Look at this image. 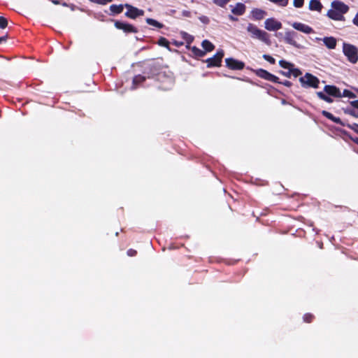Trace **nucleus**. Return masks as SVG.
Instances as JSON below:
<instances>
[{"label": "nucleus", "mask_w": 358, "mask_h": 358, "mask_svg": "<svg viewBox=\"0 0 358 358\" xmlns=\"http://www.w3.org/2000/svg\"><path fill=\"white\" fill-rule=\"evenodd\" d=\"M345 113L354 117H358V111H356L354 109H348L345 110Z\"/></svg>", "instance_id": "obj_35"}, {"label": "nucleus", "mask_w": 358, "mask_h": 358, "mask_svg": "<svg viewBox=\"0 0 358 358\" xmlns=\"http://www.w3.org/2000/svg\"><path fill=\"white\" fill-rule=\"evenodd\" d=\"M263 58L271 64H274L275 63V59L269 55H264Z\"/></svg>", "instance_id": "obj_33"}, {"label": "nucleus", "mask_w": 358, "mask_h": 358, "mask_svg": "<svg viewBox=\"0 0 358 358\" xmlns=\"http://www.w3.org/2000/svg\"><path fill=\"white\" fill-rule=\"evenodd\" d=\"M183 38L186 41L187 44H190L192 43L194 38L191 35H189L185 32L183 33Z\"/></svg>", "instance_id": "obj_34"}, {"label": "nucleus", "mask_w": 358, "mask_h": 358, "mask_svg": "<svg viewBox=\"0 0 358 358\" xmlns=\"http://www.w3.org/2000/svg\"><path fill=\"white\" fill-rule=\"evenodd\" d=\"M8 38V35H5L0 37V43H2L3 42H5Z\"/></svg>", "instance_id": "obj_44"}, {"label": "nucleus", "mask_w": 358, "mask_h": 358, "mask_svg": "<svg viewBox=\"0 0 358 358\" xmlns=\"http://www.w3.org/2000/svg\"><path fill=\"white\" fill-rule=\"evenodd\" d=\"M124 7H125V6H124V5H122V4H120V5L112 4L110 6V10L111 11L113 15H117V14L121 13L123 11Z\"/></svg>", "instance_id": "obj_21"}, {"label": "nucleus", "mask_w": 358, "mask_h": 358, "mask_svg": "<svg viewBox=\"0 0 358 358\" xmlns=\"http://www.w3.org/2000/svg\"><path fill=\"white\" fill-rule=\"evenodd\" d=\"M323 6L319 0H310L309 2V9L310 10H315L321 12Z\"/></svg>", "instance_id": "obj_19"}, {"label": "nucleus", "mask_w": 358, "mask_h": 358, "mask_svg": "<svg viewBox=\"0 0 358 358\" xmlns=\"http://www.w3.org/2000/svg\"><path fill=\"white\" fill-rule=\"evenodd\" d=\"M127 255L129 256V257H134L137 254V251L136 250H134V249H129L127 250Z\"/></svg>", "instance_id": "obj_38"}, {"label": "nucleus", "mask_w": 358, "mask_h": 358, "mask_svg": "<svg viewBox=\"0 0 358 358\" xmlns=\"http://www.w3.org/2000/svg\"><path fill=\"white\" fill-rule=\"evenodd\" d=\"M62 5H63L64 6H67V4H66V3H62Z\"/></svg>", "instance_id": "obj_51"}, {"label": "nucleus", "mask_w": 358, "mask_h": 358, "mask_svg": "<svg viewBox=\"0 0 358 358\" xmlns=\"http://www.w3.org/2000/svg\"><path fill=\"white\" fill-rule=\"evenodd\" d=\"M292 27L295 29L303 32L305 34H311L314 32V30L312 27L301 22H294L292 24Z\"/></svg>", "instance_id": "obj_14"}, {"label": "nucleus", "mask_w": 358, "mask_h": 358, "mask_svg": "<svg viewBox=\"0 0 358 358\" xmlns=\"http://www.w3.org/2000/svg\"><path fill=\"white\" fill-rule=\"evenodd\" d=\"M247 31L250 34L251 38L258 39L266 45H271L269 34L266 31L259 29L255 24L249 23L247 27Z\"/></svg>", "instance_id": "obj_1"}, {"label": "nucleus", "mask_w": 358, "mask_h": 358, "mask_svg": "<svg viewBox=\"0 0 358 358\" xmlns=\"http://www.w3.org/2000/svg\"><path fill=\"white\" fill-rule=\"evenodd\" d=\"M252 17L255 20H262L266 15V12L260 8H254L251 11Z\"/></svg>", "instance_id": "obj_16"}, {"label": "nucleus", "mask_w": 358, "mask_h": 358, "mask_svg": "<svg viewBox=\"0 0 358 358\" xmlns=\"http://www.w3.org/2000/svg\"><path fill=\"white\" fill-rule=\"evenodd\" d=\"M91 2L92 3H97L99 4V0H90Z\"/></svg>", "instance_id": "obj_48"}, {"label": "nucleus", "mask_w": 358, "mask_h": 358, "mask_svg": "<svg viewBox=\"0 0 358 358\" xmlns=\"http://www.w3.org/2000/svg\"><path fill=\"white\" fill-rule=\"evenodd\" d=\"M255 75L262 79L272 82V83H280V79L275 75L263 69H258L253 71Z\"/></svg>", "instance_id": "obj_7"}, {"label": "nucleus", "mask_w": 358, "mask_h": 358, "mask_svg": "<svg viewBox=\"0 0 358 358\" xmlns=\"http://www.w3.org/2000/svg\"><path fill=\"white\" fill-rule=\"evenodd\" d=\"M246 6L243 3H237L231 9V13L236 15H242L245 13Z\"/></svg>", "instance_id": "obj_15"}, {"label": "nucleus", "mask_w": 358, "mask_h": 358, "mask_svg": "<svg viewBox=\"0 0 358 358\" xmlns=\"http://www.w3.org/2000/svg\"><path fill=\"white\" fill-rule=\"evenodd\" d=\"M324 45L329 49H335L336 47V39L333 36L324 37L323 39Z\"/></svg>", "instance_id": "obj_17"}, {"label": "nucleus", "mask_w": 358, "mask_h": 358, "mask_svg": "<svg viewBox=\"0 0 358 358\" xmlns=\"http://www.w3.org/2000/svg\"><path fill=\"white\" fill-rule=\"evenodd\" d=\"M343 52L350 63L356 64L358 62V48L355 45L343 43Z\"/></svg>", "instance_id": "obj_2"}, {"label": "nucleus", "mask_w": 358, "mask_h": 358, "mask_svg": "<svg viewBox=\"0 0 358 358\" xmlns=\"http://www.w3.org/2000/svg\"><path fill=\"white\" fill-rule=\"evenodd\" d=\"M224 55V50H219L212 57L208 58L204 62L207 63L208 68L220 67L222 65V61Z\"/></svg>", "instance_id": "obj_5"}, {"label": "nucleus", "mask_w": 358, "mask_h": 358, "mask_svg": "<svg viewBox=\"0 0 358 358\" xmlns=\"http://www.w3.org/2000/svg\"><path fill=\"white\" fill-rule=\"evenodd\" d=\"M354 141L358 145V138H355Z\"/></svg>", "instance_id": "obj_50"}, {"label": "nucleus", "mask_w": 358, "mask_h": 358, "mask_svg": "<svg viewBox=\"0 0 358 358\" xmlns=\"http://www.w3.org/2000/svg\"><path fill=\"white\" fill-rule=\"evenodd\" d=\"M229 18H230V20H233V21H236V20H238V19H237L236 17H234V16H232V15H230V16H229Z\"/></svg>", "instance_id": "obj_47"}, {"label": "nucleus", "mask_w": 358, "mask_h": 358, "mask_svg": "<svg viewBox=\"0 0 358 358\" xmlns=\"http://www.w3.org/2000/svg\"><path fill=\"white\" fill-rule=\"evenodd\" d=\"M341 95H342V97L344 96V97H348L350 99H354L356 97V94L348 90H344L343 93H341Z\"/></svg>", "instance_id": "obj_29"}, {"label": "nucleus", "mask_w": 358, "mask_h": 358, "mask_svg": "<svg viewBox=\"0 0 358 358\" xmlns=\"http://www.w3.org/2000/svg\"><path fill=\"white\" fill-rule=\"evenodd\" d=\"M199 19L202 23H203L205 24H208L210 22L209 18L206 15H202V16L199 17Z\"/></svg>", "instance_id": "obj_37"}, {"label": "nucleus", "mask_w": 358, "mask_h": 358, "mask_svg": "<svg viewBox=\"0 0 358 358\" xmlns=\"http://www.w3.org/2000/svg\"><path fill=\"white\" fill-rule=\"evenodd\" d=\"M331 7L342 15L348 13L349 10L348 6L341 1H334L331 3Z\"/></svg>", "instance_id": "obj_12"}, {"label": "nucleus", "mask_w": 358, "mask_h": 358, "mask_svg": "<svg viewBox=\"0 0 358 358\" xmlns=\"http://www.w3.org/2000/svg\"><path fill=\"white\" fill-rule=\"evenodd\" d=\"M290 73H291V76H293L294 78H297L302 73L301 71L299 69H294L293 67H292L290 69Z\"/></svg>", "instance_id": "obj_31"}, {"label": "nucleus", "mask_w": 358, "mask_h": 358, "mask_svg": "<svg viewBox=\"0 0 358 358\" xmlns=\"http://www.w3.org/2000/svg\"><path fill=\"white\" fill-rule=\"evenodd\" d=\"M304 0H294L293 4L296 8H301L303 6Z\"/></svg>", "instance_id": "obj_36"}, {"label": "nucleus", "mask_w": 358, "mask_h": 358, "mask_svg": "<svg viewBox=\"0 0 358 358\" xmlns=\"http://www.w3.org/2000/svg\"><path fill=\"white\" fill-rule=\"evenodd\" d=\"M350 103L352 107L358 108V100L352 101L350 102Z\"/></svg>", "instance_id": "obj_43"}, {"label": "nucleus", "mask_w": 358, "mask_h": 358, "mask_svg": "<svg viewBox=\"0 0 358 358\" xmlns=\"http://www.w3.org/2000/svg\"><path fill=\"white\" fill-rule=\"evenodd\" d=\"M189 12H188V11H186V12H185V13H184V15H185V16H187V17H189Z\"/></svg>", "instance_id": "obj_49"}, {"label": "nucleus", "mask_w": 358, "mask_h": 358, "mask_svg": "<svg viewBox=\"0 0 358 358\" xmlns=\"http://www.w3.org/2000/svg\"><path fill=\"white\" fill-rule=\"evenodd\" d=\"M213 1L215 5L224 8L229 2V0H213Z\"/></svg>", "instance_id": "obj_30"}, {"label": "nucleus", "mask_w": 358, "mask_h": 358, "mask_svg": "<svg viewBox=\"0 0 358 358\" xmlns=\"http://www.w3.org/2000/svg\"><path fill=\"white\" fill-rule=\"evenodd\" d=\"M299 82L303 87L318 88L320 84L319 78L310 73H306L304 76L301 77Z\"/></svg>", "instance_id": "obj_3"}, {"label": "nucleus", "mask_w": 358, "mask_h": 358, "mask_svg": "<svg viewBox=\"0 0 358 358\" xmlns=\"http://www.w3.org/2000/svg\"><path fill=\"white\" fill-rule=\"evenodd\" d=\"M112 1H113V0H99V4L106 5Z\"/></svg>", "instance_id": "obj_41"}, {"label": "nucleus", "mask_w": 358, "mask_h": 358, "mask_svg": "<svg viewBox=\"0 0 358 358\" xmlns=\"http://www.w3.org/2000/svg\"><path fill=\"white\" fill-rule=\"evenodd\" d=\"M173 45H175L176 47H180L182 46L184 43L183 42H178V41H174L173 43Z\"/></svg>", "instance_id": "obj_45"}, {"label": "nucleus", "mask_w": 358, "mask_h": 358, "mask_svg": "<svg viewBox=\"0 0 358 358\" xmlns=\"http://www.w3.org/2000/svg\"><path fill=\"white\" fill-rule=\"evenodd\" d=\"M146 22L150 24V25H152V26H154L155 27H157L159 29H161L164 27V24L159 22L158 21L152 19V18H147L146 19Z\"/></svg>", "instance_id": "obj_25"}, {"label": "nucleus", "mask_w": 358, "mask_h": 358, "mask_svg": "<svg viewBox=\"0 0 358 358\" xmlns=\"http://www.w3.org/2000/svg\"><path fill=\"white\" fill-rule=\"evenodd\" d=\"M52 3L55 5H59L60 3L59 0H50Z\"/></svg>", "instance_id": "obj_46"}, {"label": "nucleus", "mask_w": 358, "mask_h": 358, "mask_svg": "<svg viewBox=\"0 0 358 358\" xmlns=\"http://www.w3.org/2000/svg\"><path fill=\"white\" fill-rule=\"evenodd\" d=\"M265 29L270 31H275L280 29L282 23L273 17L268 18L264 22Z\"/></svg>", "instance_id": "obj_11"}, {"label": "nucleus", "mask_w": 358, "mask_h": 358, "mask_svg": "<svg viewBox=\"0 0 358 358\" xmlns=\"http://www.w3.org/2000/svg\"><path fill=\"white\" fill-rule=\"evenodd\" d=\"M114 25L116 29L122 30L126 34L138 33V30L136 27L131 24L123 22L121 21H115Z\"/></svg>", "instance_id": "obj_9"}, {"label": "nucleus", "mask_w": 358, "mask_h": 358, "mask_svg": "<svg viewBox=\"0 0 358 358\" xmlns=\"http://www.w3.org/2000/svg\"><path fill=\"white\" fill-rule=\"evenodd\" d=\"M278 73L287 78H290L291 77V73H290V69L288 70L287 71H279Z\"/></svg>", "instance_id": "obj_39"}, {"label": "nucleus", "mask_w": 358, "mask_h": 358, "mask_svg": "<svg viewBox=\"0 0 358 358\" xmlns=\"http://www.w3.org/2000/svg\"><path fill=\"white\" fill-rule=\"evenodd\" d=\"M124 6L127 8V11L124 13V15L129 18L136 19V17L143 16L144 15L143 10L138 9V8L128 3H125Z\"/></svg>", "instance_id": "obj_8"}, {"label": "nucleus", "mask_w": 358, "mask_h": 358, "mask_svg": "<svg viewBox=\"0 0 358 358\" xmlns=\"http://www.w3.org/2000/svg\"><path fill=\"white\" fill-rule=\"evenodd\" d=\"M157 44L160 46L169 49V41L164 37L161 36L158 39Z\"/></svg>", "instance_id": "obj_26"}, {"label": "nucleus", "mask_w": 358, "mask_h": 358, "mask_svg": "<svg viewBox=\"0 0 358 358\" xmlns=\"http://www.w3.org/2000/svg\"><path fill=\"white\" fill-rule=\"evenodd\" d=\"M316 94L320 99L327 103H332L334 101L329 96L326 95L323 92H317Z\"/></svg>", "instance_id": "obj_24"}, {"label": "nucleus", "mask_w": 358, "mask_h": 358, "mask_svg": "<svg viewBox=\"0 0 358 358\" xmlns=\"http://www.w3.org/2000/svg\"><path fill=\"white\" fill-rule=\"evenodd\" d=\"M192 53L196 56V57H203L206 55V51L203 50H201L199 49V48L196 47V46H193L192 48Z\"/></svg>", "instance_id": "obj_23"}, {"label": "nucleus", "mask_w": 358, "mask_h": 358, "mask_svg": "<svg viewBox=\"0 0 358 358\" xmlns=\"http://www.w3.org/2000/svg\"><path fill=\"white\" fill-rule=\"evenodd\" d=\"M352 22H353V24L355 25L358 27V12L357 13V14L355 15V17L353 18Z\"/></svg>", "instance_id": "obj_42"}, {"label": "nucleus", "mask_w": 358, "mask_h": 358, "mask_svg": "<svg viewBox=\"0 0 358 358\" xmlns=\"http://www.w3.org/2000/svg\"><path fill=\"white\" fill-rule=\"evenodd\" d=\"M118 234H119V233H118V232H116V233H115V236H118Z\"/></svg>", "instance_id": "obj_52"}, {"label": "nucleus", "mask_w": 358, "mask_h": 358, "mask_svg": "<svg viewBox=\"0 0 358 358\" xmlns=\"http://www.w3.org/2000/svg\"><path fill=\"white\" fill-rule=\"evenodd\" d=\"M314 318H315V316L312 313H309L304 314V315L303 316V322H306V323L312 322L313 321Z\"/></svg>", "instance_id": "obj_28"}, {"label": "nucleus", "mask_w": 358, "mask_h": 358, "mask_svg": "<svg viewBox=\"0 0 358 358\" xmlns=\"http://www.w3.org/2000/svg\"><path fill=\"white\" fill-rule=\"evenodd\" d=\"M324 91L329 95L336 98H341V92L338 87L335 85H325Z\"/></svg>", "instance_id": "obj_13"}, {"label": "nucleus", "mask_w": 358, "mask_h": 358, "mask_svg": "<svg viewBox=\"0 0 358 358\" xmlns=\"http://www.w3.org/2000/svg\"><path fill=\"white\" fill-rule=\"evenodd\" d=\"M226 66L231 70H242L245 67V63L233 57L225 59Z\"/></svg>", "instance_id": "obj_10"}, {"label": "nucleus", "mask_w": 358, "mask_h": 358, "mask_svg": "<svg viewBox=\"0 0 358 358\" xmlns=\"http://www.w3.org/2000/svg\"><path fill=\"white\" fill-rule=\"evenodd\" d=\"M279 65L283 68V69H287L288 70H289L292 67H294V64L290 63V62H288L284 59H281L279 61Z\"/></svg>", "instance_id": "obj_27"}, {"label": "nucleus", "mask_w": 358, "mask_h": 358, "mask_svg": "<svg viewBox=\"0 0 358 358\" xmlns=\"http://www.w3.org/2000/svg\"><path fill=\"white\" fill-rule=\"evenodd\" d=\"M278 83L279 84H282L283 85H285L286 87H291L292 85V83L290 81H289V80H285L283 82H280V83Z\"/></svg>", "instance_id": "obj_40"}, {"label": "nucleus", "mask_w": 358, "mask_h": 358, "mask_svg": "<svg viewBox=\"0 0 358 358\" xmlns=\"http://www.w3.org/2000/svg\"><path fill=\"white\" fill-rule=\"evenodd\" d=\"M316 39H317V41H320V40H321V38H317Z\"/></svg>", "instance_id": "obj_53"}, {"label": "nucleus", "mask_w": 358, "mask_h": 358, "mask_svg": "<svg viewBox=\"0 0 358 358\" xmlns=\"http://www.w3.org/2000/svg\"><path fill=\"white\" fill-rule=\"evenodd\" d=\"M7 26H8V20L3 16H0V28L5 29Z\"/></svg>", "instance_id": "obj_32"}, {"label": "nucleus", "mask_w": 358, "mask_h": 358, "mask_svg": "<svg viewBox=\"0 0 358 358\" xmlns=\"http://www.w3.org/2000/svg\"><path fill=\"white\" fill-rule=\"evenodd\" d=\"M327 15L334 20L341 21L344 20V16L333 8L328 10Z\"/></svg>", "instance_id": "obj_18"}, {"label": "nucleus", "mask_w": 358, "mask_h": 358, "mask_svg": "<svg viewBox=\"0 0 358 358\" xmlns=\"http://www.w3.org/2000/svg\"><path fill=\"white\" fill-rule=\"evenodd\" d=\"M322 115L327 117V119L331 120L334 123L338 124L343 127H347L349 129L353 130L355 132L358 134V124L353 123V124H348L344 122H343L339 117H336L334 116L331 113L327 111V110H322Z\"/></svg>", "instance_id": "obj_4"}, {"label": "nucleus", "mask_w": 358, "mask_h": 358, "mask_svg": "<svg viewBox=\"0 0 358 358\" xmlns=\"http://www.w3.org/2000/svg\"><path fill=\"white\" fill-rule=\"evenodd\" d=\"M302 38L303 36L299 34L297 32L289 31L285 33V41L295 48H300L301 45L298 43V41Z\"/></svg>", "instance_id": "obj_6"}, {"label": "nucleus", "mask_w": 358, "mask_h": 358, "mask_svg": "<svg viewBox=\"0 0 358 358\" xmlns=\"http://www.w3.org/2000/svg\"><path fill=\"white\" fill-rule=\"evenodd\" d=\"M146 80V78L145 76H143L142 75H137V76H135L133 78V87L132 88L134 89H136L138 85H139L140 84L143 83L145 80Z\"/></svg>", "instance_id": "obj_20"}, {"label": "nucleus", "mask_w": 358, "mask_h": 358, "mask_svg": "<svg viewBox=\"0 0 358 358\" xmlns=\"http://www.w3.org/2000/svg\"><path fill=\"white\" fill-rule=\"evenodd\" d=\"M201 45L203 50L206 51V53L207 52H211L215 49V45L208 40H204L202 41Z\"/></svg>", "instance_id": "obj_22"}]
</instances>
